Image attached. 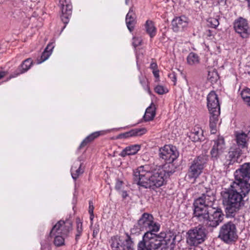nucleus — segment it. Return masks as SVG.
I'll return each mask as SVG.
<instances>
[{
	"label": "nucleus",
	"instance_id": "obj_1",
	"mask_svg": "<svg viewBox=\"0 0 250 250\" xmlns=\"http://www.w3.org/2000/svg\"><path fill=\"white\" fill-rule=\"evenodd\" d=\"M137 227L141 231H146L143 240L138 245V250H173L175 235L171 232L156 234L160 226L154 221L151 214L143 213L138 221Z\"/></svg>",
	"mask_w": 250,
	"mask_h": 250
},
{
	"label": "nucleus",
	"instance_id": "obj_2",
	"mask_svg": "<svg viewBox=\"0 0 250 250\" xmlns=\"http://www.w3.org/2000/svg\"><path fill=\"white\" fill-rule=\"evenodd\" d=\"M250 191V185H238L232 183L228 188L221 192L223 204L226 206V215L228 218L235 216L240 208L244 205V198Z\"/></svg>",
	"mask_w": 250,
	"mask_h": 250
},
{
	"label": "nucleus",
	"instance_id": "obj_3",
	"mask_svg": "<svg viewBox=\"0 0 250 250\" xmlns=\"http://www.w3.org/2000/svg\"><path fill=\"white\" fill-rule=\"evenodd\" d=\"M175 167L173 164H169L164 165L157 171H152L149 183L151 186L149 188L154 189V188H159L163 186L165 179L173 174L175 172Z\"/></svg>",
	"mask_w": 250,
	"mask_h": 250
},
{
	"label": "nucleus",
	"instance_id": "obj_4",
	"mask_svg": "<svg viewBox=\"0 0 250 250\" xmlns=\"http://www.w3.org/2000/svg\"><path fill=\"white\" fill-rule=\"evenodd\" d=\"M152 168L148 165L138 167L134 171V179L137 184L145 188H150V181L152 173Z\"/></svg>",
	"mask_w": 250,
	"mask_h": 250
},
{
	"label": "nucleus",
	"instance_id": "obj_5",
	"mask_svg": "<svg viewBox=\"0 0 250 250\" xmlns=\"http://www.w3.org/2000/svg\"><path fill=\"white\" fill-rule=\"evenodd\" d=\"M208 161V156L202 154L195 158L191 163L187 174L189 179H196L202 173Z\"/></svg>",
	"mask_w": 250,
	"mask_h": 250
},
{
	"label": "nucleus",
	"instance_id": "obj_6",
	"mask_svg": "<svg viewBox=\"0 0 250 250\" xmlns=\"http://www.w3.org/2000/svg\"><path fill=\"white\" fill-rule=\"evenodd\" d=\"M110 246L112 250H134V243L128 234L111 237Z\"/></svg>",
	"mask_w": 250,
	"mask_h": 250
},
{
	"label": "nucleus",
	"instance_id": "obj_7",
	"mask_svg": "<svg viewBox=\"0 0 250 250\" xmlns=\"http://www.w3.org/2000/svg\"><path fill=\"white\" fill-rule=\"evenodd\" d=\"M207 234L205 228L199 225L188 231L187 242L190 246H197L205 241Z\"/></svg>",
	"mask_w": 250,
	"mask_h": 250
},
{
	"label": "nucleus",
	"instance_id": "obj_8",
	"mask_svg": "<svg viewBox=\"0 0 250 250\" xmlns=\"http://www.w3.org/2000/svg\"><path fill=\"white\" fill-rule=\"evenodd\" d=\"M219 237L227 243L234 241L237 238L235 225L230 222L224 224L220 228Z\"/></svg>",
	"mask_w": 250,
	"mask_h": 250
},
{
	"label": "nucleus",
	"instance_id": "obj_9",
	"mask_svg": "<svg viewBox=\"0 0 250 250\" xmlns=\"http://www.w3.org/2000/svg\"><path fill=\"white\" fill-rule=\"evenodd\" d=\"M235 183L238 185L247 184L250 185L248 181L250 178V163H245L236 170L234 173Z\"/></svg>",
	"mask_w": 250,
	"mask_h": 250
},
{
	"label": "nucleus",
	"instance_id": "obj_10",
	"mask_svg": "<svg viewBox=\"0 0 250 250\" xmlns=\"http://www.w3.org/2000/svg\"><path fill=\"white\" fill-rule=\"evenodd\" d=\"M209 217L207 225L209 227L216 228L224 219V214L218 206L209 209Z\"/></svg>",
	"mask_w": 250,
	"mask_h": 250
},
{
	"label": "nucleus",
	"instance_id": "obj_11",
	"mask_svg": "<svg viewBox=\"0 0 250 250\" xmlns=\"http://www.w3.org/2000/svg\"><path fill=\"white\" fill-rule=\"evenodd\" d=\"M178 152L176 147L169 145H166L159 150V156L167 162L165 165L173 164L172 163L177 158Z\"/></svg>",
	"mask_w": 250,
	"mask_h": 250
},
{
	"label": "nucleus",
	"instance_id": "obj_12",
	"mask_svg": "<svg viewBox=\"0 0 250 250\" xmlns=\"http://www.w3.org/2000/svg\"><path fill=\"white\" fill-rule=\"evenodd\" d=\"M207 106L210 116L219 117L220 106L218 96L214 91H211L207 96Z\"/></svg>",
	"mask_w": 250,
	"mask_h": 250
},
{
	"label": "nucleus",
	"instance_id": "obj_13",
	"mask_svg": "<svg viewBox=\"0 0 250 250\" xmlns=\"http://www.w3.org/2000/svg\"><path fill=\"white\" fill-rule=\"evenodd\" d=\"M215 196L213 192L207 191L206 193L202 194L201 197L196 199L194 201V205L206 206L209 209L211 208L218 206L215 204Z\"/></svg>",
	"mask_w": 250,
	"mask_h": 250
},
{
	"label": "nucleus",
	"instance_id": "obj_14",
	"mask_svg": "<svg viewBox=\"0 0 250 250\" xmlns=\"http://www.w3.org/2000/svg\"><path fill=\"white\" fill-rule=\"evenodd\" d=\"M72 229V224L69 220L65 221L60 220L52 229L50 234L57 233L63 236H67L68 233Z\"/></svg>",
	"mask_w": 250,
	"mask_h": 250
},
{
	"label": "nucleus",
	"instance_id": "obj_15",
	"mask_svg": "<svg viewBox=\"0 0 250 250\" xmlns=\"http://www.w3.org/2000/svg\"><path fill=\"white\" fill-rule=\"evenodd\" d=\"M214 142V145L210 151V155L213 160H217L224 152L226 147L224 139L222 137H218Z\"/></svg>",
	"mask_w": 250,
	"mask_h": 250
},
{
	"label": "nucleus",
	"instance_id": "obj_16",
	"mask_svg": "<svg viewBox=\"0 0 250 250\" xmlns=\"http://www.w3.org/2000/svg\"><path fill=\"white\" fill-rule=\"evenodd\" d=\"M235 31L243 38H247L250 34V27L247 21L242 18L235 21L234 23Z\"/></svg>",
	"mask_w": 250,
	"mask_h": 250
},
{
	"label": "nucleus",
	"instance_id": "obj_17",
	"mask_svg": "<svg viewBox=\"0 0 250 250\" xmlns=\"http://www.w3.org/2000/svg\"><path fill=\"white\" fill-rule=\"evenodd\" d=\"M194 216L198 220L207 224L209 217V209L206 206L199 205H194Z\"/></svg>",
	"mask_w": 250,
	"mask_h": 250
},
{
	"label": "nucleus",
	"instance_id": "obj_18",
	"mask_svg": "<svg viewBox=\"0 0 250 250\" xmlns=\"http://www.w3.org/2000/svg\"><path fill=\"white\" fill-rule=\"evenodd\" d=\"M241 154V150L240 148L236 147H230L228 154L225 156V159L222 160L224 164L226 166L232 165L237 161V159Z\"/></svg>",
	"mask_w": 250,
	"mask_h": 250
},
{
	"label": "nucleus",
	"instance_id": "obj_19",
	"mask_svg": "<svg viewBox=\"0 0 250 250\" xmlns=\"http://www.w3.org/2000/svg\"><path fill=\"white\" fill-rule=\"evenodd\" d=\"M171 25L173 31L175 32L183 31L188 27V19L185 16L176 17L172 21Z\"/></svg>",
	"mask_w": 250,
	"mask_h": 250
},
{
	"label": "nucleus",
	"instance_id": "obj_20",
	"mask_svg": "<svg viewBox=\"0 0 250 250\" xmlns=\"http://www.w3.org/2000/svg\"><path fill=\"white\" fill-rule=\"evenodd\" d=\"M72 6L69 0H64L62 4L61 19L65 24L69 22V19L72 13Z\"/></svg>",
	"mask_w": 250,
	"mask_h": 250
},
{
	"label": "nucleus",
	"instance_id": "obj_21",
	"mask_svg": "<svg viewBox=\"0 0 250 250\" xmlns=\"http://www.w3.org/2000/svg\"><path fill=\"white\" fill-rule=\"evenodd\" d=\"M136 15L134 13L133 7H131L127 14L125 18V22L127 28L131 32L134 27L136 24Z\"/></svg>",
	"mask_w": 250,
	"mask_h": 250
},
{
	"label": "nucleus",
	"instance_id": "obj_22",
	"mask_svg": "<svg viewBox=\"0 0 250 250\" xmlns=\"http://www.w3.org/2000/svg\"><path fill=\"white\" fill-rule=\"evenodd\" d=\"M109 131H96L95 132H93L90 134L89 136H88L87 137H86L83 141L81 143L80 147L82 148L84 146H86L88 143L92 141L94 139L97 138L98 136L102 135H104L107 132H108Z\"/></svg>",
	"mask_w": 250,
	"mask_h": 250
},
{
	"label": "nucleus",
	"instance_id": "obj_23",
	"mask_svg": "<svg viewBox=\"0 0 250 250\" xmlns=\"http://www.w3.org/2000/svg\"><path fill=\"white\" fill-rule=\"evenodd\" d=\"M140 146L138 145H133L128 146L124 149L120 153L122 157L127 155H134L140 150Z\"/></svg>",
	"mask_w": 250,
	"mask_h": 250
},
{
	"label": "nucleus",
	"instance_id": "obj_24",
	"mask_svg": "<svg viewBox=\"0 0 250 250\" xmlns=\"http://www.w3.org/2000/svg\"><path fill=\"white\" fill-rule=\"evenodd\" d=\"M236 140L239 146L242 148L247 147L248 140L247 134L244 132L238 133L236 135Z\"/></svg>",
	"mask_w": 250,
	"mask_h": 250
},
{
	"label": "nucleus",
	"instance_id": "obj_25",
	"mask_svg": "<svg viewBox=\"0 0 250 250\" xmlns=\"http://www.w3.org/2000/svg\"><path fill=\"white\" fill-rule=\"evenodd\" d=\"M32 64L33 61L31 59L28 58L24 60L18 68L17 75L26 72L30 68Z\"/></svg>",
	"mask_w": 250,
	"mask_h": 250
},
{
	"label": "nucleus",
	"instance_id": "obj_26",
	"mask_svg": "<svg viewBox=\"0 0 250 250\" xmlns=\"http://www.w3.org/2000/svg\"><path fill=\"white\" fill-rule=\"evenodd\" d=\"M146 33L149 35L151 38H153L156 34L157 29L155 27L153 22L151 21H147L145 25Z\"/></svg>",
	"mask_w": 250,
	"mask_h": 250
},
{
	"label": "nucleus",
	"instance_id": "obj_27",
	"mask_svg": "<svg viewBox=\"0 0 250 250\" xmlns=\"http://www.w3.org/2000/svg\"><path fill=\"white\" fill-rule=\"evenodd\" d=\"M189 137L193 142H197L202 140L203 130L199 127L194 128L193 131L190 133Z\"/></svg>",
	"mask_w": 250,
	"mask_h": 250
},
{
	"label": "nucleus",
	"instance_id": "obj_28",
	"mask_svg": "<svg viewBox=\"0 0 250 250\" xmlns=\"http://www.w3.org/2000/svg\"><path fill=\"white\" fill-rule=\"evenodd\" d=\"M187 62L190 65H196L199 63L200 58L195 53H190L187 58Z\"/></svg>",
	"mask_w": 250,
	"mask_h": 250
},
{
	"label": "nucleus",
	"instance_id": "obj_29",
	"mask_svg": "<svg viewBox=\"0 0 250 250\" xmlns=\"http://www.w3.org/2000/svg\"><path fill=\"white\" fill-rule=\"evenodd\" d=\"M146 130L144 128L141 129H132L129 132H126L122 135H123L125 138L135 136H140L146 133Z\"/></svg>",
	"mask_w": 250,
	"mask_h": 250
},
{
	"label": "nucleus",
	"instance_id": "obj_30",
	"mask_svg": "<svg viewBox=\"0 0 250 250\" xmlns=\"http://www.w3.org/2000/svg\"><path fill=\"white\" fill-rule=\"evenodd\" d=\"M155 115V108L152 105L148 107L146 110L145 114L144 116V120L146 121H149L153 120Z\"/></svg>",
	"mask_w": 250,
	"mask_h": 250
},
{
	"label": "nucleus",
	"instance_id": "obj_31",
	"mask_svg": "<svg viewBox=\"0 0 250 250\" xmlns=\"http://www.w3.org/2000/svg\"><path fill=\"white\" fill-rule=\"evenodd\" d=\"M219 117L210 116L209 126L210 132L212 134H215L217 131V125L218 123Z\"/></svg>",
	"mask_w": 250,
	"mask_h": 250
},
{
	"label": "nucleus",
	"instance_id": "obj_32",
	"mask_svg": "<svg viewBox=\"0 0 250 250\" xmlns=\"http://www.w3.org/2000/svg\"><path fill=\"white\" fill-rule=\"evenodd\" d=\"M82 167V163H81L79 166V167L78 169H76V167H75L74 166H73L71 168V176L72 178L76 180L77 178L78 177V176L82 173H83V171L81 168Z\"/></svg>",
	"mask_w": 250,
	"mask_h": 250
},
{
	"label": "nucleus",
	"instance_id": "obj_33",
	"mask_svg": "<svg viewBox=\"0 0 250 250\" xmlns=\"http://www.w3.org/2000/svg\"><path fill=\"white\" fill-rule=\"evenodd\" d=\"M77 224V233L76 234L75 240L78 242L83 231V223L81 219L79 218L76 219Z\"/></svg>",
	"mask_w": 250,
	"mask_h": 250
},
{
	"label": "nucleus",
	"instance_id": "obj_34",
	"mask_svg": "<svg viewBox=\"0 0 250 250\" xmlns=\"http://www.w3.org/2000/svg\"><path fill=\"white\" fill-rule=\"evenodd\" d=\"M56 235L54 240V244L57 247H61L64 245V238L62 236L55 233L53 234Z\"/></svg>",
	"mask_w": 250,
	"mask_h": 250
},
{
	"label": "nucleus",
	"instance_id": "obj_35",
	"mask_svg": "<svg viewBox=\"0 0 250 250\" xmlns=\"http://www.w3.org/2000/svg\"><path fill=\"white\" fill-rule=\"evenodd\" d=\"M218 79L217 72L215 70L209 71L208 73V79L211 82H215Z\"/></svg>",
	"mask_w": 250,
	"mask_h": 250
},
{
	"label": "nucleus",
	"instance_id": "obj_36",
	"mask_svg": "<svg viewBox=\"0 0 250 250\" xmlns=\"http://www.w3.org/2000/svg\"><path fill=\"white\" fill-rule=\"evenodd\" d=\"M51 54V52H47L44 50L41 55V61L39 60H37V63L40 64L42 62L46 61L49 57Z\"/></svg>",
	"mask_w": 250,
	"mask_h": 250
},
{
	"label": "nucleus",
	"instance_id": "obj_37",
	"mask_svg": "<svg viewBox=\"0 0 250 250\" xmlns=\"http://www.w3.org/2000/svg\"><path fill=\"white\" fill-rule=\"evenodd\" d=\"M155 91L160 95L164 94L167 92L168 90L167 88H165L162 85H157L155 88Z\"/></svg>",
	"mask_w": 250,
	"mask_h": 250
},
{
	"label": "nucleus",
	"instance_id": "obj_38",
	"mask_svg": "<svg viewBox=\"0 0 250 250\" xmlns=\"http://www.w3.org/2000/svg\"><path fill=\"white\" fill-rule=\"evenodd\" d=\"M140 82L142 85L143 86L144 89L149 93H150L149 88L148 85V83L146 78L140 79Z\"/></svg>",
	"mask_w": 250,
	"mask_h": 250
},
{
	"label": "nucleus",
	"instance_id": "obj_39",
	"mask_svg": "<svg viewBox=\"0 0 250 250\" xmlns=\"http://www.w3.org/2000/svg\"><path fill=\"white\" fill-rule=\"evenodd\" d=\"M208 22L213 28H216L219 24L218 19L216 18H210L208 19Z\"/></svg>",
	"mask_w": 250,
	"mask_h": 250
},
{
	"label": "nucleus",
	"instance_id": "obj_40",
	"mask_svg": "<svg viewBox=\"0 0 250 250\" xmlns=\"http://www.w3.org/2000/svg\"><path fill=\"white\" fill-rule=\"evenodd\" d=\"M241 96L243 99H248L250 97V89L246 88L243 90L241 92Z\"/></svg>",
	"mask_w": 250,
	"mask_h": 250
},
{
	"label": "nucleus",
	"instance_id": "obj_41",
	"mask_svg": "<svg viewBox=\"0 0 250 250\" xmlns=\"http://www.w3.org/2000/svg\"><path fill=\"white\" fill-rule=\"evenodd\" d=\"M141 42L142 40L139 37H134L133 38L132 44L135 47L140 45Z\"/></svg>",
	"mask_w": 250,
	"mask_h": 250
},
{
	"label": "nucleus",
	"instance_id": "obj_42",
	"mask_svg": "<svg viewBox=\"0 0 250 250\" xmlns=\"http://www.w3.org/2000/svg\"><path fill=\"white\" fill-rule=\"evenodd\" d=\"M123 185V182L122 181L117 180L115 185V188L117 190H120L122 189Z\"/></svg>",
	"mask_w": 250,
	"mask_h": 250
},
{
	"label": "nucleus",
	"instance_id": "obj_43",
	"mask_svg": "<svg viewBox=\"0 0 250 250\" xmlns=\"http://www.w3.org/2000/svg\"><path fill=\"white\" fill-rule=\"evenodd\" d=\"M54 48V45L53 42H50L47 45L44 50L47 52H51L52 53Z\"/></svg>",
	"mask_w": 250,
	"mask_h": 250
},
{
	"label": "nucleus",
	"instance_id": "obj_44",
	"mask_svg": "<svg viewBox=\"0 0 250 250\" xmlns=\"http://www.w3.org/2000/svg\"><path fill=\"white\" fill-rule=\"evenodd\" d=\"M169 78L171 80V81L174 83V84H175L176 82V76L175 72H172L168 75Z\"/></svg>",
	"mask_w": 250,
	"mask_h": 250
},
{
	"label": "nucleus",
	"instance_id": "obj_45",
	"mask_svg": "<svg viewBox=\"0 0 250 250\" xmlns=\"http://www.w3.org/2000/svg\"><path fill=\"white\" fill-rule=\"evenodd\" d=\"M94 208V207L93 204L92 202L89 201V210H88L89 214H92V213H93Z\"/></svg>",
	"mask_w": 250,
	"mask_h": 250
},
{
	"label": "nucleus",
	"instance_id": "obj_46",
	"mask_svg": "<svg viewBox=\"0 0 250 250\" xmlns=\"http://www.w3.org/2000/svg\"><path fill=\"white\" fill-rule=\"evenodd\" d=\"M157 65L156 63L152 62L150 64V68L153 70V71H155L157 70Z\"/></svg>",
	"mask_w": 250,
	"mask_h": 250
},
{
	"label": "nucleus",
	"instance_id": "obj_47",
	"mask_svg": "<svg viewBox=\"0 0 250 250\" xmlns=\"http://www.w3.org/2000/svg\"><path fill=\"white\" fill-rule=\"evenodd\" d=\"M153 74L155 78H158L159 77V71L158 70L153 71Z\"/></svg>",
	"mask_w": 250,
	"mask_h": 250
},
{
	"label": "nucleus",
	"instance_id": "obj_48",
	"mask_svg": "<svg viewBox=\"0 0 250 250\" xmlns=\"http://www.w3.org/2000/svg\"><path fill=\"white\" fill-rule=\"evenodd\" d=\"M5 75L6 72L5 71L0 70V79L4 77Z\"/></svg>",
	"mask_w": 250,
	"mask_h": 250
},
{
	"label": "nucleus",
	"instance_id": "obj_49",
	"mask_svg": "<svg viewBox=\"0 0 250 250\" xmlns=\"http://www.w3.org/2000/svg\"><path fill=\"white\" fill-rule=\"evenodd\" d=\"M122 197L124 198H126L127 196H128V194L126 192V191H123L122 192Z\"/></svg>",
	"mask_w": 250,
	"mask_h": 250
},
{
	"label": "nucleus",
	"instance_id": "obj_50",
	"mask_svg": "<svg viewBox=\"0 0 250 250\" xmlns=\"http://www.w3.org/2000/svg\"><path fill=\"white\" fill-rule=\"evenodd\" d=\"M244 101L250 106V97H249L248 99H245Z\"/></svg>",
	"mask_w": 250,
	"mask_h": 250
},
{
	"label": "nucleus",
	"instance_id": "obj_51",
	"mask_svg": "<svg viewBox=\"0 0 250 250\" xmlns=\"http://www.w3.org/2000/svg\"><path fill=\"white\" fill-rule=\"evenodd\" d=\"M4 52V48H3L0 44V54Z\"/></svg>",
	"mask_w": 250,
	"mask_h": 250
},
{
	"label": "nucleus",
	"instance_id": "obj_52",
	"mask_svg": "<svg viewBox=\"0 0 250 250\" xmlns=\"http://www.w3.org/2000/svg\"><path fill=\"white\" fill-rule=\"evenodd\" d=\"M90 219L91 221H92L93 219V218H94L93 213H92V214H90Z\"/></svg>",
	"mask_w": 250,
	"mask_h": 250
},
{
	"label": "nucleus",
	"instance_id": "obj_53",
	"mask_svg": "<svg viewBox=\"0 0 250 250\" xmlns=\"http://www.w3.org/2000/svg\"><path fill=\"white\" fill-rule=\"evenodd\" d=\"M248 3V6L250 8V0H246Z\"/></svg>",
	"mask_w": 250,
	"mask_h": 250
},
{
	"label": "nucleus",
	"instance_id": "obj_54",
	"mask_svg": "<svg viewBox=\"0 0 250 250\" xmlns=\"http://www.w3.org/2000/svg\"><path fill=\"white\" fill-rule=\"evenodd\" d=\"M129 0H125V4H126V5H127V4H128V2L129 1Z\"/></svg>",
	"mask_w": 250,
	"mask_h": 250
},
{
	"label": "nucleus",
	"instance_id": "obj_55",
	"mask_svg": "<svg viewBox=\"0 0 250 250\" xmlns=\"http://www.w3.org/2000/svg\"><path fill=\"white\" fill-rule=\"evenodd\" d=\"M65 26H66V25H64V27H63V28H62V30H63V29L65 27Z\"/></svg>",
	"mask_w": 250,
	"mask_h": 250
}]
</instances>
